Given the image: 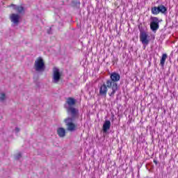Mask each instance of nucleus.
I'll list each match as a JSON object with an SVG mask.
<instances>
[{"instance_id": "ddd939ff", "label": "nucleus", "mask_w": 178, "mask_h": 178, "mask_svg": "<svg viewBox=\"0 0 178 178\" xmlns=\"http://www.w3.org/2000/svg\"><path fill=\"white\" fill-rule=\"evenodd\" d=\"M10 6H13L14 10H16L17 13H23V12H24V8L23 6H17L15 4H11L10 7Z\"/></svg>"}, {"instance_id": "a211bd4d", "label": "nucleus", "mask_w": 178, "mask_h": 178, "mask_svg": "<svg viewBox=\"0 0 178 178\" xmlns=\"http://www.w3.org/2000/svg\"><path fill=\"white\" fill-rule=\"evenodd\" d=\"M17 156H22V153H19Z\"/></svg>"}, {"instance_id": "2eb2a0df", "label": "nucleus", "mask_w": 178, "mask_h": 178, "mask_svg": "<svg viewBox=\"0 0 178 178\" xmlns=\"http://www.w3.org/2000/svg\"><path fill=\"white\" fill-rule=\"evenodd\" d=\"M5 98H6V95L5 93H1V95L0 97V101H4Z\"/></svg>"}, {"instance_id": "9b49d317", "label": "nucleus", "mask_w": 178, "mask_h": 178, "mask_svg": "<svg viewBox=\"0 0 178 178\" xmlns=\"http://www.w3.org/2000/svg\"><path fill=\"white\" fill-rule=\"evenodd\" d=\"M57 134L58 137H60V138H63V137L66 136V129H65V128L63 127L58 128Z\"/></svg>"}, {"instance_id": "39448f33", "label": "nucleus", "mask_w": 178, "mask_h": 178, "mask_svg": "<svg viewBox=\"0 0 178 178\" xmlns=\"http://www.w3.org/2000/svg\"><path fill=\"white\" fill-rule=\"evenodd\" d=\"M168 10V8L163 5H160L158 7L154 6L152 8V15H159V13H165Z\"/></svg>"}, {"instance_id": "423d86ee", "label": "nucleus", "mask_w": 178, "mask_h": 178, "mask_svg": "<svg viewBox=\"0 0 178 178\" xmlns=\"http://www.w3.org/2000/svg\"><path fill=\"white\" fill-rule=\"evenodd\" d=\"M151 21L150 29L155 33L159 29V19L156 17H152Z\"/></svg>"}, {"instance_id": "f3484780", "label": "nucleus", "mask_w": 178, "mask_h": 178, "mask_svg": "<svg viewBox=\"0 0 178 178\" xmlns=\"http://www.w3.org/2000/svg\"><path fill=\"white\" fill-rule=\"evenodd\" d=\"M15 131H17V133H19L20 131V129L19 128H16Z\"/></svg>"}, {"instance_id": "f257e3e1", "label": "nucleus", "mask_w": 178, "mask_h": 178, "mask_svg": "<svg viewBox=\"0 0 178 178\" xmlns=\"http://www.w3.org/2000/svg\"><path fill=\"white\" fill-rule=\"evenodd\" d=\"M110 79L106 81V86L108 88H111V91L108 92L110 97H115L116 90H118V83L117 81L120 80V75L118 72H113L110 74Z\"/></svg>"}, {"instance_id": "6e6552de", "label": "nucleus", "mask_w": 178, "mask_h": 178, "mask_svg": "<svg viewBox=\"0 0 178 178\" xmlns=\"http://www.w3.org/2000/svg\"><path fill=\"white\" fill-rule=\"evenodd\" d=\"M62 74L59 72V69L54 67L53 71V83H58L59 80H60V77Z\"/></svg>"}, {"instance_id": "1a4fd4ad", "label": "nucleus", "mask_w": 178, "mask_h": 178, "mask_svg": "<svg viewBox=\"0 0 178 178\" xmlns=\"http://www.w3.org/2000/svg\"><path fill=\"white\" fill-rule=\"evenodd\" d=\"M10 19L14 24H19L20 22V15L18 14L13 13L10 15Z\"/></svg>"}, {"instance_id": "0eeeda50", "label": "nucleus", "mask_w": 178, "mask_h": 178, "mask_svg": "<svg viewBox=\"0 0 178 178\" xmlns=\"http://www.w3.org/2000/svg\"><path fill=\"white\" fill-rule=\"evenodd\" d=\"M73 118H68L65 120V123L67 126L68 131H74L76 130V124L73 123Z\"/></svg>"}, {"instance_id": "f8f14e48", "label": "nucleus", "mask_w": 178, "mask_h": 178, "mask_svg": "<svg viewBox=\"0 0 178 178\" xmlns=\"http://www.w3.org/2000/svg\"><path fill=\"white\" fill-rule=\"evenodd\" d=\"M111 129V121L106 120L103 124V132L106 133Z\"/></svg>"}, {"instance_id": "f03ea898", "label": "nucleus", "mask_w": 178, "mask_h": 178, "mask_svg": "<svg viewBox=\"0 0 178 178\" xmlns=\"http://www.w3.org/2000/svg\"><path fill=\"white\" fill-rule=\"evenodd\" d=\"M76 100L73 97H67L64 105L67 113L71 115V119L74 120L79 116V109L74 108Z\"/></svg>"}, {"instance_id": "7ed1b4c3", "label": "nucleus", "mask_w": 178, "mask_h": 178, "mask_svg": "<svg viewBox=\"0 0 178 178\" xmlns=\"http://www.w3.org/2000/svg\"><path fill=\"white\" fill-rule=\"evenodd\" d=\"M34 69L36 72H44L45 70V63L41 57H38L34 64Z\"/></svg>"}, {"instance_id": "4468645a", "label": "nucleus", "mask_w": 178, "mask_h": 178, "mask_svg": "<svg viewBox=\"0 0 178 178\" xmlns=\"http://www.w3.org/2000/svg\"><path fill=\"white\" fill-rule=\"evenodd\" d=\"M167 58H168V55L166 54H163L162 55V57L160 61V64H161V66H162V67L165 66V62H166Z\"/></svg>"}, {"instance_id": "9d476101", "label": "nucleus", "mask_w": 178, "mask_h": 178, "mask_svg": "<svg viewBox=\"0 0 178 178\" xmlns=\"http://www.w3.org/2000/svg\"><path fill=\"white\" fill-rule=\"evenodd\" d=\"M107 92H108V86L106 85V84L104 83L100 86L99 94L100 95H106Z\"/></svg>"}, {"instance_id": "20e7f679", "label": "nucleus", "mask_w": 178, "mask_h": 178, "mask_svg": "<svg viewBox=\"0 0 178 178\" xmlns=\"http://www.w3.org/2000/svg\"><path fill=\"white\" fill-rule=\"evenodd\" d=\"M140 41L143 45H148L149 41H151V37L145 31H141L140 33Z\"/></svg>"}, {"instance_id": "dca6fc26", "label": "nucleus", "mask_w": 178, "mask_h": 178, "mask_svg": "<svg viewBox=\"0 0 178 178\" xmlns=\"http://www.w3.org/2000/svg\"><path fill=\"white\" fill-rule=\"evenodd\" d=\"M154 163L156 165H158V161H156V159H154Z\"/></svg>"}]
</instances>
